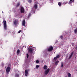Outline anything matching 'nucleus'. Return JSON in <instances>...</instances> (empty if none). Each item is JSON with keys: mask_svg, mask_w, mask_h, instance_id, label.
Wrapping results in <instances>:
<instances>
[{"mask_svg": "<svg viewBox=\"0 0 77 77\" xmlns=\"http://www.w3.org/2000/svg\"><path fill=\"white\" fill-rule=\"evenodd\" d=\"M3 23L4 29H5V30H6L7 29V25L6 24V20H4Z\"/></svg>", "mask_w": 77, "mask_h": 77, "instance_id": "f257e3e1", "label": "nucleus"}, {"mask_svg": "<svg viewBox=\"0 0 77 77\" xmlns=\"http://www.w3.org/2000/svg\"><path fill=\"white\" fill-rule=\"evenodd\" d=\"M33 48L32 46H31L29 48L28 50V52H29L30 53H32V51H33Z\"/></svg>", "mask_w": 77, "mask_h": 77, "instance_id": "f03ea898", "label": "nucleus"}, {"mask_svg": "<svg viewBox=\"0 0 77 77\" xmlns=\"http://www.w3.org/2000/svg\"><path fill=\"white\" fill-rule=\"evenodd\" d=\"M49 71H50L49 69H47L45 71V75H47V74H48V73L49 72Z\"/></svg>", "mask_w": 77, "mask_h": 77, "instance_id": "7ed1b4c3", "label": "nucleus"}, {"mask_svg": "<svg viewBox=\"0 0 77 77\" xmlns=\"http://www.w3.org/2000/svg\"><path fill=\"white\" fill-rule=\"evenodd\" d=\"M53 50V48L51 46H50L48 49V51H51Z\"/></svg>", "mask_w": 77, "mask_h": 77, "instance_id": "20e7f679", "label": "nucleus"}, {"mask_svg": "<svg viewBox=\"0 0 77 77\" xmlns=\"http://www.w3.org/2000/svg\"><path fill=\"white\" fill-rule=\"evenodd\" d=\"M20 12L21 13H24V9L23 7H21L20 9Z\"/></svg>", "mask_w": 77, "mask_h": 77, "instance_id": "39448f33", "label": "nucleus"}, {"mask_svg": "<svg viewBox=\"0 0 77 77\" xmlns=\"http://www.w3.org/2000/svg\"><path fill=\"white\" fill-rule=\"evenodd\" d=\"M11 71V68L9 67H8L6 70L7 72H9Z\"/></svg>", "mask_w": 77, "mask_h": 77, "instance_id": "423d86ee", "label": "nucleus"}, {"mask_svg": "<svg viewBox=\"0 0 77 77\" xmlns=\"http://www.w3.org/2000/svg\"><path fill=\"white\" fill-rule=\"evenodd\" d=\"M59 57H60V56L59 55H58L57 56L55 57L54 58V60H56L57 59H59Z\"/></svg>", "mask_w": 77, "mask_h": 77, "instance_id": "0eeeda50", "label": "nucleus"}, {"mask_svg": "<svg viewBox=\"0 0 77 77\" xmlns=\"http://www.w3.org/2000/svg\"><path fill=\"white\" fill-rule=\"evenodd\" d=\"M22 25L24 26H25L26 25V21L24 20H23L22 22Z\"/></svg>", "mask_w": 77, "mask_h": 77, "instance_id": "6e6552de", "label": "nucleus"}, {"mask_svg": "<svg viewBox=\"0 0 77 77\" xmlns=\"http://www.w3.org/2000/svg\"><path fill=\"white\" fill-rule=\"evenodd\" d=\"M25 75L26 76H27V75H28V70H25Z\"/></svg>", "mask_w": 77, "mask_h": 77, "instance_id": "1a4fd4ad", "label": "nucleus"}, {"mask_svg": "<svg viewBox=\"0 0 77 77\" xmlns=\"http://www.w3.org/2000/svg\"><path fill=\"white\" fill-rule=\"evenodd\" d=\"M14 25H17L18 23V20H15L14 22Z\"/></svg>", "mask_w": 77, "mask_h": 77, "instance_id": "9d476101", "label": "nucleus"}, {"mask_svg": "<svg viewBox=\"0 0 77 77\" xmlns=\"http://www.w3.org/2000/svg\"><path fill=\"white\" fill-rule=\"evenodd\" d=\"M73 54V52H72L71 54H70V55L69 58V59H70L71 58V57H72V55Z\"/></svg>", "mask_w": 77, "mask_h": 77, "instance_id": "9b49d317", "label": "nucleus"}, {"mask_svg": "<svg viewBox=\"0 0 77 77\" xmlns=\"http://www.w3.org/2000/svg\"><path fill=\"white\" fill-rule=\"evenodd\" d=\"M38 3H36L35 4V5H34V7H35V9H37V8H38Z\"/></svg>", "mask_w": 77, "mask_h": 77, "instance_id": "f8f14e48", "label": "nucleus"}, {"mask_svg": "<svg viewBox=\"0 0 77 77\" xmlns=\"http://www.w3.org/2000/svg\"><path fill=\"white\" fill-rule=\"evenodd\" d=\"M59 60L57 61L55 63V65H58V63H59Z\"/></svg>", "mask_w": 77, "mask_h": 77, "instance_id": "ddd939ff", "label": "nucleus"}, {"mask_svg": "<svg viewBox=\"0 0 77 77\" xmlns=\"http://www.w3.org/2000/svg\"><path fill=\"white\" fill-rule=\"evenodd\" d=\"M47 68H48V67H47V66L46 65L44 66V69H47Z\"/></svg>", "mask_w": 77, "mask_h": 77, "instance_id": "4468645a", "label": "nucleus"}, {"mask_svg": "<svg viewBox=\"0 0 77 77\" xmlns=\"http://www.w3.org/2000/svg\"><path fill=\"white\" fill-rule=\"evenodd\" d=\"M68 75L69 77H71V74L70 73H68Z\"/></svg>", "mask_w": 77, "mask_h": 77, "instance_id": "2eb2a0df", "label": "nucleus"}, {"mask_svg": "<svg viewBox=\"0 0 77 77\" xmlns=\"http://www.w3.org/2000/svg\"><path fill=\"white\" fill-rule=\"evenodd\" d=\"M27 1L29 3H31V2H32V0H27Z\"/></svg>", "mask_w": 77, "mask_h": 77, "instance_id": "dca6fc26", "label": "nucleus"}, {"mask_svg": "<svg viewBox=\"0 0 77 77\" xmlns=\"http://www.w3.org/2000/svg\"><path fill=\"white\" fill-rule=\"evenodd\" d=\"M63 62H61V65L60 66V68H62L63 67Z\"/></svg>", "mask_w": 77, "mask_h": 77, "instance_id": "f3484780", "label": "nucleus"}, {"mask_svg": "<svg viewBox=\"0 0 77 77\" xmlns=\"http://www.w3.org/2000/svg\"><path fill=\"white\" fill-rule=\"evenodd\" d=\"M20 4V2L18 3L17 4V7H18V6H19Z\"/></svg>", "mask_w": 77, "mask_h": 77, "instance_id": "a211bd4d", "label": "nucleus"}, {"mask_svg": "<svg viewBox=\"0 0 77 77\" xmlns=\"http://www.w3.org/2000/svg\"><path fill=\"white\" fill-rule=\"evenodd\" d=\"M17 53L18 54H19L20 53V50H18L17 51Z\"/></svg>", "mask_w": 77, "mask_h": 77, "instance_id": "6ab92c4d", "label": "nucleus"}, {"mask_svg": "<svg viewBox=\"0 0 77 77\" xmlns=\"http://www.w3.org/2000/svg\"><path fill=\"white\" fill-rule=\"evenodd\" d=\"M74 2V0H70L69 3H70V2Z\"/></svg>", "mask_w": 77, "mask_h": 77, "instance_id": "aec40b11", "label": "nucleus"}, {"mask_svg": "<svg viewBox=\"0 0 77 77\" xmlns=\"http://www.w3.org/2000/svg\"><path fill=\"white\" fill-rule=\"evenodd\" d=\"M39 60H37L36 61V63H39Z\"/></svg>", "mask_w": 77, "mask_h": 77, "instance_id": "412c9836", "label": "nucleus"}, {"mask_svg": "<svg viewBox=\"0 0 77 77\" xmlns=\"http://www.w3.org/2000/svg\"><path fill=\"white\" fill-rule=\"evenodd\" d=\"M19 75L18 74H16L15 75V77H19Z\"/></svg>", "mask_w": 77, "mask_h": 77, "instance_id": "4be33fe9", "label": "nucleus"}, {"mask_svg": "<svg viewBox=\"0 0 77 77\" xmlns=\"http://www.w3.org/2000/svg\"><path fill=\"white\" fill-rule=\"evenodd\" d=\"M58 4L60 6H61V3H60V2H59Z\"/></svg>", "mask_w": 77, "mask_h": 77, "instance_id": "5701e85b", "label": "nucleus"}, {"mask_svg": "<svg viewBox=\"0 0 77 77\" xmlns=\"http://www.w3.org/2000/svg\"><path fill=\"white\" fill-rule=\"evenodd\" d=\"M36 68H39V65H37L36 66Z\"/></svg>", "mask_w": 77, "mask_h": 77, "instance_id": "b1692460", "label": "nucleus"}, {"mask_svg": "<svg viewBox=\"0 0 77 77\" xmlns=\"http://www.w3.org/2000/svg\"><path fill=\"white\" fill-rule=\"evenodd\" d=\"M33 49L35 51H36V48H34Z\"/></svg>", "mask_w": 77, "mask_h": 77, "instance_id": "393cba45", "label": "nucleus"}, {"mask_svg": "<svg viewBox=\"0 0 77 77\" xmlns=\"http://www.w3.org/2000/svg\"><path fill=\"white\" fill-rule=\"evenodd\" d=\"M21 32V30H20L18 32V33H20Z\"/></svg>", "mask_w": 77, "mask_h": 77, "instance_id": "a878e982", "label": "nucleus"}, {"mask_svg": "<svg viewBox=\"0 0 77 77\" xmlns=\"http://www.w3.org/2000/svg\"><path fill=\"white\" fill-rule=\"evenodd\" d=\"M26 55L27 56V58H29V54H27Z\"/></svg>", "mask_w": 77, "mask_h": 77, "instance_id": "bb28decb", "label": "nucleus"}, {"mask_svg": "<svg viewBox=\"0 0 77 77\" xmlns=\"http://www.w3.org/2000/svg\"><path fill=\"white\" fill-rule=\"evenodd\" d=\"M63 37L62 36V35H61V36H60V38H61V39H62V38Z\"/></svg>", "mask_w": 77, "mask_h": 77, "instance_id": "cd10ccee", "label": "nucleus"}, {"mask_svg": "<svg viewBox=\"0 0 77 77\" xmlns=\"http://www.w3.org/2000/svg\"><path fill=\"white\" fill-rule=\"evenodd\" d=\"M35 11V9H34V8H32V11Z\"/></svg>", "mask_w": 77, "mask_h": 77, "instance_id": "c85d7f7f", "label": "nucleus"}, {"mask_svg": "<svg viewBox=\"0 0 77 77\" xmlns=\"http://www.w3.org/2000/svg\"><path fill=\"white\" fill-rule=\"evenodd\" d=\"M30 15H31V14H30V13H29V15H28V17H30Z\"/></svg>", "mask_w": 77, "mask_h": 77, "instance_id": "c756f323", "label": "nucleus"}, {"mask_svg": "<svg viewBox=\"0 0 77 77\" xmlns=\"http://www.w3.org/2000/svg\"><path fill=\"white\" fill-rule=\"evenodd\" d=\"M74 43H72V45L73 47H74Z\"/></svg>", "mask_w": 77, "mask_h": 77, "instance_id": "7c9ffc66", "label": "nucleus"}, {"mask_svg": "<svg viewBox=\"0 0 77 77\" xmlns=\"http://www.w3.org/2000/svg\"><path fill=\"white\" fill-rule=\"evenodd\" d=\"M44 62V61H42V62Z\"/></svg>", "mask_w": 77, "mask_h": 77, "instance_id": "2f4dec72", "label": "nucleus"}, {"mask_svg": "<svg viewBox=\"0 0 77 77\" xmlns=\"http://www.w3.org/2000/svg\"><path fill=\"white\" fill-rule=\"evenodd\" d=\"M65 77H67V76H65Z\"/></svg>", "mask_w": 77, "mask_h": 77, "instance_id": "473e14b6", "label": "nucleus"}, {"mask_svg": "<svg viewBox=\"0 0 77 77\" xmlns=\"http://www.w3.org/2000/svg\"><path fill=\"white\" fill-rule=\"evenodd\" d=\"M2 12L3 13V12L2 11Z\"/></svg>", "mask_w": 77, "mask_h": 77, "instance_id": "72a5a7b5", "label": "nucleus"}, {"mask_svg": "<svg viewBox=\"0 0 77 77\" xmlns=\"http://www.w3.org/2000/svg\"><path fill=\"white\" fill-rule=\"evenodd\" d=\"M34 0V1H35V0Z\"/></svg>", "mask_w": 77, "mask_h": 77, "instance_id": "f704fd0d", "label": "nucleus"}, {"mask_svg": "<svg viewBox=\"0 0 77 77\" xmlns=\"http://www.w3.org/2000/svg\"><path fill=\"white\" fill-rule=\"evenodd\" d=\"M76 71H77V69L76 70Z\"/></svg>", "mask_w": 77, "mask_h": 77, "instance_id": "c9c22d12", "label": "nucleus"}]
</instances>
